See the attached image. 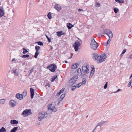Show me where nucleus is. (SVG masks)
Masks as SVG:
<instances>
[{
	"mask_svg": "<svg viewBox=\"0 0 132 132\" xmlns=\"http://www.w3.org/2000/svg\"><path fill=\"white\" fill-rule=\"evenodd\" d=\"M81 41V40L79 39L78 40H76L75 42L73 44L72 46L74 48L75 51L76 52L78 51L79 47L81 44L80 43Z\"/></svg>",
	"mask_w": 132,
	"mask_h": 132,
	"instance_id": "2",
	"label": "nucleus"
},
{
	"mask_svg": "<svg viewBox=\"0 0 132 132\" xmlns=\"http://www.w3.org/2000/svg\"><path fill=\"white\" fill-rule=\"evenodd\" d=\"M6 130L3 127H2L0 129V132H6Z\"/></svg>",
	"mask_w": 132,
	"mask_h": 132,
	"instance_id": "25",
	"label": "nucleus"
},
{
	"mask_svg": "<svg viewBox=\"0 0 132 132\" xmlns=\"http://www.w3.org/2000/svg\"><path fill=\"white\" fill-rule=\"evenodd\" d=\"M116 2L119 3H124V0H115Z\"/></svg>",
	"mask_w": 132,
	"mask_h": 132,
	"instance_id": "33",
	"label": "nucleus"
},
{
	"mask_svg": "<svg viewBox=\"0 0 132 132\" xmlns=\"http://www.w3.org/2000/svg\"><path fill=\"white\" fill-rule=\"evenodd\" d=\"M97 6H98V7H100V4L99 3H97Z\"/></svg>",
	"mask_w": 132,
	"mask_h": 132,
	"instance_id": "60",
	"label": "nucleus"
},
{
	"mask_svg": "<svg viewBox=\"0 0 132 132\" xmlns=\"http://www.w3.org/2000/svg\"><path fill=\"white\" fill-rule=\"evenodd\" d=\"M29 56H30L29 55L26 54L21 55V57L23 58H28L29 57Z\"/></svg>",
	"mask_w": 132,
	"mask_h": 132,
	"instance_id": "29",
	"label": "nucleus"
},
{
	"mask_svg": "<svg viewBox=\"0 0 132 132\" xmlns=\"http://www.w3.org/2000/svg\"><path fill=\"white\" fill-rule=\"evenodd\" d=\"M94 73L92 72H90V75L89 76V78H91L94 75Z\"/></svg>",
	"mask_w": 132,
	"mask_h": 132,
	"instance_id": "44",
	"label": "nucleus"
},
{
	"mask_svg": "<svg viewBox=\"0 0 132 132\" xmlns=\"http://www.w3.org/2000/svg\"><path fill=\"white\" fill-rule=\"evenodd\" d=\"M110 31V30L109 29H104L103 30V32L104 34L107 35Z\"/></svg>",
	"mask_w": 132,
	"mask_h": 132,
	"instance_id": "20",
	"label": "nucleus"
},
{
	"mask_svg": "<svg viewBox=\"0 0 132 132\" xmlns=\"http://www.w3.org/2000/svg\"><path fill=\"white\" fill-rule=\"evenodd\" d=\"M57 35L58 37H61L62 35H64L65 34V32H63V31H60L56 32Z\"/></svg>",
	"mask_w": 132,
	"mask_h": 132,
	"instance_id": "14",
	"label": "nucleus"
},
{
	"mask_svg": "<svg viewBox=\"0 0 132 132\" xmlns=\"http://www.w3.org/2000/svg\"><path fill=\"white\" fill-rule=\"evenodd\" d=\"M76 87L75 86H72L71 88V90L72 91H73L76 88Z\"/></svg>",
	"mask_w": 132,
	"mask_h": 132,
	"instance_id": "43",
	"label": "nucleus"
},
{
	"mask_svg": "<svg viewBox=\"0 0 132 132\" xmlns=\"http://www.w3.org/2000/svg\"><path fill=\"white\" fill-rule=\"evenodd\" d=\"M65 95L64 94H62L60 96V97L63 100V99L64 98L65 96Z\"/></svg>",
	"mask_w": 132,
	"mask_h": 132,
	"instance_id": "50",
	"label": "nucleus"
},
{
	"mask_svg": "<svg viewBox=\"0 0 132 132\" xmlns=\"http://www.w3.org/2000/svg\"><path fill=\"white\" fill-rule=\"evenodd\" d=\"M88 67V66L87 65L86 66H83L82 67V70L83 72L84 73H88L89 71Z\"/></svg>",
	"mask_w": 132,
	"mask_h": 132,
	"instance_id": "8",
	"label": "nucleus"
},
{
	"mask_svg": "<svg viewBox=\"0 0 132 132\" xmlns=\"http://www.w3.org/2000/svg\"><path fill=\"white\" fill-rule=\"evenodd\" d=\"M32 114L31 110L30 109H27L23 111L21 115L25 117L31 115Z\"/></svg>",
	"mask_w": 132,
	"mask_h": 132,
	"instance_id": "6",
	"label": "nucleus"
},
{
	"mask_svg": "<svg viewBox=\"0 0 132 132\" xmlns=\"http://www.w3.org/2000/svg\"><path fill=\"white\" fill-rule=\"evenodd\" d=\"M44 116H43V118H46L47 116V113L44 112Z\"/></svg>",
	"mask_w": 132,
	"mask_h": 132,
	"instance_id": "46",
	"label": "nucleus"
},
{
	"mask_svg": "<svg viewBox=\"0 0 132 132\" xmlns=\"http://www.w3.org/2000/svg\"><path fill=\"white\" fill-rule=\"evenodd\" d=\"M129 59H131L132 58V54H131L128 57Z\"/></svg>",
	"mask_w": 132,
	"mask_h": 132,
	"instance_id": "54",
	"label": "nucleus"
},
{
	"mask_svg": "<svg viewBox=\"0 0 132 132\" xmlns=\"http://www.w3.org/2000/svg\"><path fill=\"white\" fill-rule=\"evenodd\" d=\"M77 71L78 73V76H80L81 75L82 72L81 69L80 68H78L77 70Z\"/></svg>",
	"mask_w": 132,
	"mask_h": 132,
	"instance_id": "22",
	"label": "nucleus"
},
{
	"mask_svg": "<svg viewBox=\"0 0 132 132\" xmlns=\"http://www.w3.org/2000/svg\"><path fill=\"white\" fill-rule=\"evenodd\" d=\"M64 88H62L61 90H60L56 95L55 96L56 97H58L60 94L62 93L64 91Z\"/></svg>",
	"mask_w": 132,
	"mask_h": 132,
	"instance_id": "15",
	"label": "nucleus"
},
{
	"mask_svg": "<svg viewBox=\"0 0 132 132\" xmlns=\"http://www.w3.org/2000/svg\"><path fill=\"white\" fill-rule=\"evenodd\" d=\"M92 68V70H91V72H93L94 73L95 72V68L94 67V66L93 65H92L91 66Z\"/></svg>",
	"mask_w": 132,
	"mask_h": 132,
	"instance_id": "38",
	"label": "nucleus"
},
{
	"mask_svg": "<svg viewBox=\"0 0 132 132\" xmlns=\"http://www.w3.org/2000/svg\"><path fill=\"white\" fill-rule=\"evenodd\" d=\"M107 35L110 38H112L113 36L112 32L111 31Z\"/></svg>",
	"mask_w": 132,
	"mask_h": 132,
	"instance_id": "23",
	"label": "nucleus"
},
{
	"mask_svg": "<svg viewBox=\"0 0 132 132\" xmlns=\"http://www.w3.org/2000/svg\"><path fill=\"white\" fill-rule=\"evenodd\" d=\"M5 101V100L2 99L0 100V104H4Z\"/></svg>",
	"mask_w": 132,
	"mask_h": 132,
	"instance_id": "30",
	"label": "nucleus"
},
{
	"mask_svg": "<svg viewBox=\"0 0 132 132\" xmlns=\"http://www.w3.org/2000/svg\"><path fill=\"white\" fill-rule=\"evenodd\" d=\"M121 89H118L116 92H114V93H117V92H119V91H120V90H121Z\"/></svg>",
	"mask_w": 132,
	"mask_h": 132,
	"instance_id": "57",
	"label": "nucleus"
},
{
	"mask_svg": "<svg viewBox=\"0 0 132 132\" xmlns=\"http://www.w3.org/2000/svg\"><path fill=\"white\" fill-rule=\"evenodd\" d=\"M47 69L51 72H55L57 68V65L54 64H50L47 67Z\"/></svg>",
	"mask_w": 132,
	"mask_h": 132,
	"instance_id": "4",
	"label": "nucleus"
},
{
	"mask_svg": "<svg viewBox=\"0 0 132 132\" xmlns=\"http://www.w3.org/2000/svg\"><path fill=\"white\" fill-rule=\"evenodd\" d=\"M68 28L69 30L71 28L73 27V25L71 23H68L67 25Z\"/></svg>",
	"mask_w": 132,
	"mask_h": 132,
	"instance_id": "19",
	"label": "nucleus"
},
{
	"mask_svg": "<svg viewBox=\"0 0 132 132\" xmlns=\"http://www.w3.org/2000/svg\"><path fill=\"white\" fill-rule=\"evenodd\" d=\"M91 43L90 44L91 48L94 50H96L98 46V43L93 37L91 38Z\"/></svg>",
	"mask_w": 132,
	"mask_h": 132,
	"instance_id": "1",
	"label": "nucleus"
},
{
	"mask_svg": "<svg viewBox=\"0 0 132 132\" xmlns=\"http://www.w3.org/2000/svg\"><path fill=\"white\" fill-rule=\"evenodd\" d=\"M34 71V69H33L32 68L30 70V72H29V74H30L33 71Z\"/></svg>",
	"mask_w": 132,
	"mask_h": 132,
	"instance_id": "52",
	"label": "nucleus"
},
{
	"mask_svg": "<svg viewBox=\"0 0 132 132\" xmlns=\"http://www.w3.org/2000/svg\"><path fill=\"white\" fill-rule=\"evenodd\" d=\"M39 52H38L37 51H36V52L35 53V54L34 56V57L35 58H37V56L39 54Z\"/></svg>",
	"mask_w": 132,
	"mask_h": 132,
	"instance_id": "34",
	"label": "nucleus"
},
{
	"mask_svg": "<svg viewBox=\"0 0 132 132\" xmlns=\"http://www.w3.org/2000/svg\"><path fill=\"white\" fill-rule=\"evenodd\" d=\"M10 122L11 125L16 124L18 123V121L15 120H11Z\"/></svg>",
	"mask_w": 132,
	"mask_h": 132,
	"instance_id": "16",
	"label": "nucleus"
},
{
	"mask_svg": "<svg viewBox=\"0 0 132 132\" xmlns=\"http://www.w3.org/2000/svg\"><path fill=\"white\" fill-rule=\"evenodd\" d=\"M55 72V73L57 74L56 75H57L58 76L60 73V70L59 69L56 70Z\"/></svg>",
	"mask_w": 132,
	"mask_h": 132,
	"instance_id": "36",
	"label": "nucleus"
},
{
	"mask_svg": "<svg viewBox=\"0 0 132 132\" xmlns=\"http://www.w3.org/2000/svg\"><path fill=\"white\" fill-rule=\"evenodd\" d=\"M126 50H127L126 49H124L122 52L121 54H124V53H125L126 52Z\"/></svg>",
	"mask_w": 132,
	"mask_h": 132,
	"instance_id": "51",
	"label": "nucleus"
},
{
	"mask_svg": "<svg viewBox=\"0 0 132 132\" xmlns=\"http://www.w3.org/2000/svg\"><path fill=\"white\" fill-rule=\"evenodd\" d=\"M81 75L82 76V77H84L86 75Z\"/></svg>",
	"mask_w": 132,
	"mask_h": 132,
	"instance_id": "63",
	"label": "nucleus"
},
{
	"mask_svg": "<svg viewBox=\"0 0 132 132\" xmlns=\"http://www.w3.org/2000/svg\"><path fill=\"white\" fill-rule=\"evenodd\" d=\"M78 78V76L77 75H75L71 78L69 81V83L71 86L76 83L77 80V79Z\"/></svg>",
	"mask_w": 132,
	"mask_h": 132,
	"instance_id": "3",
	"label": "nucleus"
},
{
	"mask_svg": "<svg viewBox=\"0 0 132 132\" xmlns=\"http://www.w3.org/2000/svg\"><path fill=\"white\" fill-rule=\"evenodd\" d=\"M108 82H106L105 84L104 87V89H106L107 88L108 86Z\"/></svg>",
	"mask_w": 132,
	"mask_h": 132,
	"instance_id": "49",
	"label": "nucleus"
},
{
	"mask_svg": "<svg viewBox=\"0 0 132 132\" xmlns=\"http://www.w3.org/2000/svg\"><path fill=\"white\" fill-rule=\"evenodd\" d=\"M79 65V64L77 63H76L72 65L71 68L72 69H75L77 68L78 66Z\"/></svg>",
	"mask_w": 132,
	"mask_h": 132,
	"instance_id": "18",
	"label": "nucleus"
},
{
	"mask_svg": "<svg viewBox=\"0 0 132 132\" xmlns=\"http://www.w3.org/2000/svg\"><path fill=\"white\" fill-rule=\"evenodd\" d=\"M73 54H71V56L69 58V59H71L72 58V56H73Z\"/></svg>",
	"mask_w": 132,
	"mask_h": 132,
	"instance_id": "61",
	"label": "nucleus"
},
{
	"mask_svg": "<svg viewBox=\"0 0 132 132\" xmlns=\"http://www.w3.org/2000/svg\"><path fill=\"white\" fill-rule=\"evenodd\" d=\"M82 85V84L81 83V82H80L79 84L77 85L76 86V87H77V88H79L81 85Z\"/></svg>",
	"mask_w": 132,
	"mask_h": 132,
	"instance_id": "41",
	"label": "nucleus"
},
{
	"mask_svg": "<svg viewBox=\"0 0 132 132\" xmlns=\"http://www.w3.org/2000/svg\"><path fill=\"white\" fill-rule=\"evenodd\" d=\"M15 58L13 59L12 60V62H13V61H15Z\"/></svg>",
	"mask_w": 132,
	"mask_h": 132,
	"instance_id": "62",
	"label": "nucleus"
},
{
	"mask_svg": "<svg viewBox=\"0 0 132 132\" xmlns=\"http://www.w3.org/2000/svg\"><path fill=\"white\" fill-rule=\"evenodd\" d=\"M23 51L22 52V53L23 54H25L28 52V51L24 48H23Z\"/></svg>",
	"mask_w": 132,
	"mask_h": 132,
	"instance_id": "35",
	"label": "nucleus"
},
{
	"mask_svg": "<svg viewBox=\"0 0 132 132\" xmlns=\"http://www.w3.org/2000/svg\"><path fill=\"white\" fill-rule=\"evenodd\" d=\"M9 103L11 106L13 107L16 105V102L15 100H11L10 101Z\"/></svg>",
	"mask_w": 132,
	"mask_h": 132,
	"instance_id": "9",
	"label": "nucleus"
},
{
	"mask_svg": "<svg viewBox=\"0 0 132 132\" xmlns=\"http://www.w3.org/2000/svg\"><path fill=\"white\" fill-rule=\"evenodd\" d=\"M132 82V80L131 79L130 80L129 82V83H128V85L127 86L128 87H129L131 86Z\"/></svg>",
	"mask_w": 132,
	"mask_h": 132,
	"instance_id": "47",
	"label": "nucleus"
},
{
	"mask_svg": "<svg viewBox=\"0 0 132 132\" xmlns=\"http://www.w3.org/2000/svg\"><path fill=\"white\" fill-rule=\"evenodd\" d=\"M40 46H43L44 45L43 43L41 41H38L36 42Z\"/></svg>",
	"mask_w": 132,
	"mask_h": 132,
	"instance_id": "39",
	"label": "nucleus"
},
{
	"mask_svg": "<svg viewBox=\"0 0 132 132\" xmlns=\"http://www.w3.org/2000/svg\"><path fill=\"white\" fill-rule=\"evenodd\" d=\"M36 51L38 52L39 50L40 49V47L39 46H36L35 47Z\"/></svg>",
	"mask_w": 132,
	"mask_h": 132,
	"instance_id": "28",
	"label": "nucleus"
},
{
	"mask_svg": "<svg viewBox=\"0 0 132 132\" xmlns=\"http://www.w3.org/2000/svg\"><path fill=\"white\" fill-rule=\"evenodd\" d=\"M25 62H24V63H23L22 64V66L23 65H24V64H25Z\"/></svg>",
	"mask_w": 132,
	"mask_h": 132,
	"instance_id": "64",
	"label": "nucleus"
},
{
	"mask_svg": "<svg viewBox=\"0 0 132 132\" xmlns=\"http://www.w3.org/2000/svg\"><path fill=\"white\" fill-rule=\"evenodd\" d=\"M52 104L48 105L47 106L48 109V110H50L53 112H55L57 111V110L55 108L54 105L52 106Z\"/></svg>",
	"mask_w": 132,
	"mask_h": 132,
	"instance_id": "7",
	"label": "nucleus"
},
{
	"mask_svg": "<svg viewBox=\"0 0 132 132\" xmlns=\"http://www.w3.org/2000/svg\"><path fill=\"white\" fill-rule=\"evenodd\" d=\"M113 10H114V12L115 13H117L119 11V9L117 7H115L114 9Z\"/></svg>",
	"mask_w": 132,
	"mask_h": 132,
	"instance_id": "37",
	"label": "nucleus"
},
{
	"mask_svg": "<svg viewBox=\"0 0 132 132\" xmlns=\"http://www.w3.org/2000/svg\"><path fill=\"white\" fill-rule=\"evenodd\" d=\"M30 93L31 98L32 99L34 97V90L32 88H30Z\"/></svg>",
	"mask_w": 132,
	"mask_h": 132,
	"instance_id": "13",
	"label": "nucleus"
},
{
	"mask_svg": "<svg viewBox=\"0 0 132 132\" xmlns=\"http://www.w3.org/2000/svg\"><path fill=\"white\" fill-rule=\"evenodd\" d=\"M62 100V99L60 97L58 99V100L59 101H61Z\"/></svg>",
	"mask_w": 132,
	"mask_h": 132,
	"instance_id": "58",
	"label": "nucleus"
},
{
	"mask_svg": "<svg viewBox=\"0 0 132 132\" xmlns=\"http://www.w3.org/2000/svg\"><path fill=\"white\" fill-rule=\"evenodd\" d=\"M106 57V56L105 53L101 54L100 55V58L97 60V63H99L105 61Z\"/></svg>",
	"mask_w": 132,
	"mask_h": 132,
	"instance_id": "5",
	"label": "nucleus"
},
{
	"mask_svg": "<svg viewBox=\"0 0 132 132\" xmlns=\"http://www.w3.org/2000/svg\"><path fill=\"white\" fill-rule=\"evenodd\" d=\"M15 97L18 99L20 100H22L23 98V94H20L19 93H17L16 94Z\"/></svg>",
	"mask_w": 132,
	"mask_h": 132,
	"instance_id": "10",
	"label": "nucleus"
},
{
	"mask_svg": "<svg viewBox=\"0 0 132 132\" xmlns=\"http://www.w3.org/2000/svg\"><path fill=\"white\" fill-rule=\"evenodd\" d=\"M105 121H101V122H99L97 124V126H99L101 127L106 122Z\"/></svg>",
	"mask_w": 132,
	"mask_h": 132,
	"instance_id": "17",
	"label": "nucleus"
},
{
	"mask_svg": "<svg viewBox=\"0 0 132 132\" xmlns=\"http://www.w3.org/2000/svg\"><path fill=\"white\" fill-rule=\"evenodd\" d=\"M104 34L103 33H100L98 34V35L99 36H101L102 35V34Z\"/></svg>",
	"mask_w": 132,
	"mask_h": 132,
	"instance_id": "56",
	"label": "nucleus"
},
{
	"mask_svg": "<svg viewBox=\"0 0 132 132\" xmlns=\"http://www.w3.org/2000/svg\"><path fill=\"white\" fill-rule=\"evenodd\" d=\"M13 73H14V75L16 76H18L19 75L18 72L16 71V69H15L13 70Z\"/></svg>",
	"mask_w": 132,
	"mask_h": 132,
	"instance_id": "24",
	"label": "nucleus"
},
{
	"mask_svg": "<svg viewBox=\"0 0 132 132\" xmlns=\"http://www.w3.org/2000/svg\"><path fill=\"white\" fill-rule=\"evenodd\" d=\"M43 118V117L40 116L38 117V120L39 121H41Z\"/></svg>",
	"mask_w": 132,
	"mask_h": 132,
	"instance_id": "42",
	"label": "nucleus"
},
{
	"mask_svg": "<svg viewBox=\"0 0 132 132\" xmlns=\"http://www.w3.org/2000/svg\"><path fill=\"white\" fill-rule=\"evenodd\" d=\"M84 11V10H83L80 9H78V11L79 12H80L81 11Z\"/></svg>",
	"mask_w": 132,
	"mask_h": 132,
	"instance_id": "55",
	"label": "nucleus"
},
{
	"mask_svg": "<svg viewBox=\"0 0 132 132\" xmlns=\"http://www.w3.org/2000/svg\"><path fill=\"white\" fill-rule=\"evenodd\" d=\"M47 16L49 19H51L52 18V13L50 12H49L47 14Z\"/></svg>",
	"mask_w": 132,
	"mask_h": 132,
	"instance_id": "27",
	"label": "nucleus"
},
{
	"mask_svg": "<svg viewBox=\"0 0 132 132\" xmlns=\"http://www.w3.org/2000/svg\"><path fill=\"white\" fill-rule=\"evenodd\" d=\"M54 8L58 11L61 10L62 9L61 6L58 4H56Z\"/></svg>",
	"mask_w": 132,
	"mask_h": 132,
	"instance_id": "11",
	"label": "nucleus"
},
{
	"mask_svg": "<svg viewBox=\"0 0 132 132\" xmlns=\"http://www.w3.org/2000/svg\"><path fill=\"white\" fill-rule=\"evenodd\" d=\"M18 127H14L10 131V132H15L17 131L18 129Z\"/></svg>",
	"mask_w": 132,
	"mask_h": 132,
	"instance_id": "21",
	"label": "nucleus"
},
{
	"mask_svg": "<svg viewBox=\"0 0 132 132\" xmlns=\"http://www.w3.org/2000/svg\"><path fill=\"white\" fill-rule=\"evenodd\" d=\"M48 86V87H50V84H49V83H47L46 84V85L45 86V87H46V86Z\"/></svg>",
	"mask_w": 132,
	"mask_h": 132,
	"instance_id": "53",
	"label": "nucleus"
},
{
	"mask_svg": "<svg viewBox=\"0 0 132 132\" xmlns=\"http://www.w3.org/2000/svg\"><path fill=\"white\" fill-rule=\"evenodd\" d=\"M101 27L102 28H104L105 27V26L104 25H102L101 26Z\"/></svg>",
	"mask_w": 132,
	"mask_h": 132,
	"instance_id": "59",
	"label": "nucleus"
},
{
	"mask_svg": "<svg viewBox=\"0 0 132 132\" xmlns=\"http://www.w3.org/2000/svg\"><path fill=\"white\" fill-rule=\"evenodd\" d=\"M111 40V39L110 38H109L106 42V43L105 44V46H106L108 45L109 43H110Z\"/></svg>",
	"mask_w": 132,
	"mask_h": 132,
	"instance_id": "31",
	"label": "nucleus"
},
{
	"mask_svg": "<svg viewBox=\"0 0 132 132\" xmlns=\"http://www.w3.org/2000/svg\"><path fill=\"white\" fill-rule=\"evenodd\" d=\"M23 97H25L27 95V90H24L23 92Z\"/></svg>",
	"mask_w": 132,
	"mask_h": 132,
	"instance_id": "40",
	"label": "nucleus"
},
{
	"mask_svg": "<svg viewBox=\"0 0 132 132\" xmlns=\"http://www.w3.org/2000/svg\"><path fill=\"white\" fill-rule=\"evenodd\" d=\"M46 37L49 43H50L51 42V39L49 38L46 35Z\"/></svg>",
	"mask_w": 132,
	"mask_h": 132,
	"instance_id": "45",
	"label": "nucleus"
},
{
	"mask_svg": "<svg viewBox=\"0 0 132 132\" xmlns=\"http://www.w3.org/2000/svg\"><path fill=\"white\" fill-rule=\"evenodd\" d=\"M57 76H58L57 75H56V76L53 77L51 78V82H53L54 81V80L56 78Z\"/></svg>",
	"mask_w": 132,
	"mask_h": 132,
	"instance_id": "26",
	"label": "nucleus"
},
{
	"mask_svg": "<svg viewBox=\"0 0 132 132\" xmlns=\"http://www.w3.org/2000/svg\"><path fill=\"white\" fill-rule=\"evenodd\" d=\"M93 57H92L93 59V60L95 61L98 60V59L100 57L99 55L96 53L93 54Z\"/></svg>",
	"mask_w": 132,
	"mask_h": 132,
	"instance_id": "12",
	"label": "nucleus"
},
{
	"mask_svg": "<svg viewBox=\"0 0 132 132\" xmlns=\"http://www.w3.org/2000/svg\"><path fill=\"white\" fill-rule=\"evenodd\" d=\"M44 112L43 111L42 112H40L39 113V114L40 116L43 117L44 116Z\"/></svg>",
	"mask_w": 132,
	"mask_h": 132,
	"instance_id": "48",
	"label": "nucleus"
},
{
	"mask_svg": "<svg viewBox=\"0 0 132 132\" xmlns=\"http://www.w3.org/2000/svg\"><path fill=\"white\" fill-rule=\"evenodd\" d=\"M86 80V79L85 78H83L82 82H81V83L82 84V85H85V84Z\"/></svg>",
	"mask_w": 132,
	"mask_h": 132,
	"instance_id": "32",
	"label": "nucleus"
}]
</instances>
